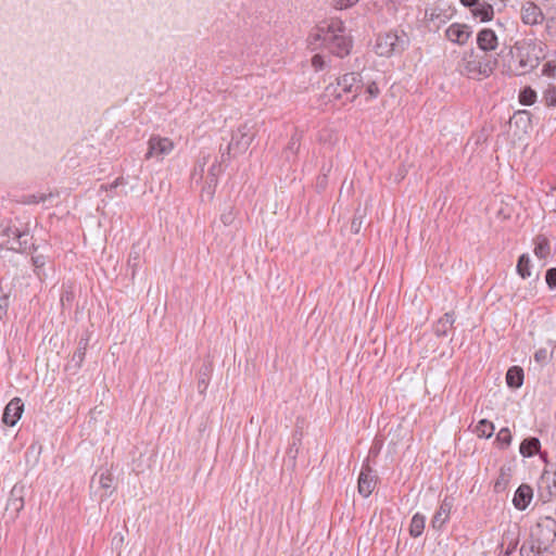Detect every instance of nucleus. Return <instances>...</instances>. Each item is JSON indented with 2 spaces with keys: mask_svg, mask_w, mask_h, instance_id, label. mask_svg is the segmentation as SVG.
<instances>
[{
  "mask_svg": "<svg viewBox=\"0 0 556 556\" xmlns=\"http://www.w3.org/2000/svg\"><path fill=\"white\" fill-rule=\"evenodd\" d=\"M308 47L312 50L325 49L331 54L344 58L352 49V38L339 18H330L320 22L307 37Z\"/></svg>",
  "mask_w": 556,
  "mask_h": 556,
  "instance_id": "1",
  "label": "nucleus"
},
{
  "mask_svg": "<svg viewBox=\"0 0 556 556\" xmlns=\"http://www.w3.org/2000/svg\"><path fill=\"white\" fill-rule=\"evenodd\" d=\"M497 59L490 55L476 54L473 50L466 52L462 58L458 70L462 75H465L472 79H482L491 76Z\"/></svg>",
  "mask_w": 556,
  "mask_h": 556,
  "instance_id": "2",
  "label": "nucleus"
},
{
  "mask_svg": "<svg viewBox=\"0 0 556 556\" xmlns=\"http://www.w3.org/2000/svg\"><path fill=\"white\" fill-rule=\"evenodd\" d=\"M409 37L404 30H390L380 34L376 40V52L380 56L402 54L409 46Z\"/></svg>",
  "mask_w": 556,
  "mask_h": 556,
  "instance_id": "3",
  "label": "nucleus"
},
{
  "mask_svg": "<svg viewBox=\"0 0 556 556\" xmlns=\"http://www.w3.org/2000/svg\"><path fill=\"white\" fill-rule=\"evenodd\" d=\"M363 88V79L359 73H346L337 79L336 84H330L326 88L328 97L341 99L343 94L348 97V101H353Z\"/></svg>",
  "mask_w": 556,
  "mask_h": 556,
  "instance_id": "4",
  "label": "nucleus"
},
{
  "mask_svg": "<svg viewBox=\"0 0 556 556\" xmlns=\"http://www.w3.org/2000/svg\"><path fill=\"white\" fill-rule=\"evenodd\" d=\"M254 137L255 131L253 125L244 124L240 126L237 131L232 134L231 141L227 147L228 152L231 150L239 153L244 152L252 143Z\"/></svg>",
  "mask_w": 556,
  "mask_h": 556,
  "instance_id": "5",
  "label": "nucleus"
},
{
  "mask_svg": "<svg viewBox=\"0 0 556 556\" xmlns=\"http://www.w3.org/2000/svg\"><path fill=\"white\" fill-rule=\"evenodd\" d=\"M148 144L147 160L155 159L156 161H162L174 149V142L166 137L153 136L149 139Z\"/></svg>",
  "mask_w": 556,
  "mask_h": 556,
  "instance_id": "6",
  "label": "nucleus"
},
{
  "mask_svg": "<svg viewBox=\"0 0 556 556\" xmlns=\"http://www.w3.org/2000/svg\"><path fill=\"white\" fill-rule=\"evenodd\" d=\"M520 18L523 24L534 26L544 21V14L539 5L532 1H527L521 5Z\"/></svg>",
  "mask_w": 556,
  "mask_h": 556,
  "instance_id": "7",
  "label": "nucleus"
},
{
  "mask_svg": "<svg viewBox=\"0 0 556 556\" xmlns=\"http://www.w3.org/2000/svg\"><path fill=\"white\" fill-rule=\"evenodd\" d=\"M455 498L453 495H445L442 500L441 505L434 514L431 526L433 529L441 530L450 518L451 510L454 506Z\"/></svg>",
  "mask_w": 556,
  "mask_h": 556,
  "instance_id": "8",
  "label": "nucleus"
},
{
  "mask_svg": "<svg viewBox=\"0 0 556 556\" xmlns=\"http://www.w3.org/2000/svg\"><path fill=\"white\" fill-rule=\"evenodd\" d=\"M24 412V404L20 397L12 399L5 406L2 421L10 427L16 425Z\"/></svg>",
  "mask_w": 556,
  "mask_h": 556,
  "instance_id": "9",
  "label": "nucleus"
},
{
  "mask_svg": "<svg viewBox=\"0 0 556 556\" xmlns=\"http://www.w3.org/2000/svg\"><path fill=\"white\" fill-rule=\"evenodd\" d=\"M446 38L459 46L465 45L471 36V29L466 24L453 23L445 30Z\"/></svg>",
  "mask_w": 556,
  "mask_h": 556,
  "instance_id": "10",
  "label": "nucleus"
},
{
  "mask_svg": "<svg viewBox=\"0 0 556 556\" xmlns=\"http://www.w3.org/2000/svg\"><path fill=\"white\" fill-rule=\"evenodd\" d=\"M88 346V339L81 338L78 342L76 351L73 353L71 361L66 364L65 369L75 375L80 369Z\"/></svg>",
  "mask_w": 556,
  "mask_h": 556,
  "instance_id": "11",
  "label": "nucleus"
},
{
  "mask_svg": "<svg viewBox=\"0 0 556 556\" xmlns=\"http://www.w3.org/2000/svg\"><path fill=\"white\" fill-rule=\"evenodd\" d=\"M478 48L484 52L494 51L498 46L495 31L491 28H482L477 34Z\"/></svg>",
  "mask_w": 556,
  "mask_h": 556,
  "instance_id": "12",
  "label": "nucleus"
},
{
  "mask_svg": "<svg viewBox=\"0 0 556 556\" xmlns=\"http://www.w3.org/2000/svg\"><path fill=\"white\" fill-rule=\"evenodd\" d=\"M535 530L542 535L541 544L547 545L556 538V521L546 517L536 523Z\"/></svg>",
  "mask_w": 556,
  "mask_h": 556,
  "instance_id": "13",
  "label": "nucleus"
},
{
  "mask_svg": "<svg viewBox=\"0 0 556 556\" xmlns=\"http://www.w3.org/2000/svg\"><path fill=\"white\" fill-rule=\"evenodd\" d=\"M470 12L475 18H478L480 22H488L493 18L494 10L493 7L486 1H479V4H475Z\"/></svg>",
  "mask_w": 556,
  "mask_h": 556,
  "instance_id": "14",
  "label": "nucleus"
},
{
  "mask_svg": "<svg viewBox=\"0 0 556 556\" xmlns=\"http://www.w3.org/2000/svg\"><path fill=\"white\" fill-rule=\"evenodd\" d=\"M540 440L538 438L530 437L521 442L519 451L523 457H531L534 454L540 453V456L543 458L545 453L540 452Z\"/></svg>",
  "mask_w": 556,
  "mask_h": 556,
  "instance_id": "15",
  "label": "nucleus"
},
{
  "mask_svg": "<svg viewBox=\"0 0 556 556\" xmlns=\"http://www.w3.org/2000/svg\"><path fill=\"white\" fill-rule=\"evenodd\" d=\"M533 489H516L513 497L514 506L519 510H525L533 498Z\"/></svg>",
  "mask_w": 556,
  "mask_h": 556,
  "instance_id": "16",
  "label": "nucleus"
},
{
  "mask_svg": "<svg viewBox=\"0 0 556 556\" xmlns=\"http://www.w3.org/2000/svg\"><path fill=\"white\" fill-rule=\"evenodd\" d=\"M523 369L519 366H511L506 372V382L510 388H520L523 383Z\"/></svg>",
  "mask_w": 556,
  "mask_h": 556,
  "instance_id": "17",
  "label": "nucleus"
},
{
  "mask_svg": "<svg viewBox=\"0 0 556 556\" xmlns=\"http://www.w3.org/2000/svg\"><path fill=\"white\" fill-rule=\"evenodd\" d=\"M455 319L452 313H445L434 326V332L438 337H445L453 327Z\"/></svg>",
  "mask_w": 556,
  "mask_h": 556,
  "instance_id": "18",
  "label": "nucleus"
},
{
  "mask_svg": "<svg viewBox=\"0 0 556 556\" xmlns=\"http://www.w3.org/2000/svg\"><path fill=\"white\" fill-rule=\"evenodd\" d=\"M534 254L541 260H545L551 254L549 241L544 236H538L534 239Z\"/></svg>",
  "mask_w": 556,
  "mask_h": 556,
  "instance_id": "19",
  "label": "nucleus"
},
{
  "mask_svg": "<svg viewBox=\"0 0 556 556\" xmlns=\"http://www.w3.org/2000/svg\"><path fill=\"white\" fill-rule=\"evenodd\" d=\"M378 482V477L374 472V470L369 466H363L357 486H369L370 484H376Z\"/></svg>",
  "mask_w": 556,
  "mask_h": 556,
  "instance_id": "20",
  "label": "nucleus"
},
{
  "mask_svg": "<svg viewBox=\"0 0 556 556\" xmlns=\"http://www.w3.org/2000/svg\"><path fill=\"white\" fill-rule=\"evenodd\" d=\"M495 427L493 422L488 419H481L475 428V432L479 438L489 439L493 435Z\"/></svg>",
  "mask_w": 556,
  "mask_h": 556,
  "instance_id": "21",
  "label": "nucleus"
},
{
  "mask_svg": "<svg viewBox=\"0 0 556 556\" xmlns=\"http://www.w3.org/2000/svg\"><path fill=\"white\" fill-rule=\"evenodd\" d=\"M425 516L415 514L410 520L409 533L413 538H418L422 534L425 529Z\"/></svg>",
  "mask_w": 556,
  "mask_h": 556,
  "instance_id": "22",
  "label": "nucleus"
},
{
  "mask_svg": "<svg viewBox=\"0 0 556 556\" xmlns=\"http://www.w3.org/2000/svg\"><path fill=\"white\" fill-rule=\"evenodd\" d=\"M516 269L522 279L529 278L531 276V264L528 254H522L519 256Z\"/></svg>",
  "mask_w": 556,
  "mask_h": 556,
  "instance_id": "23",
  "label": "nucleus"
},
{
  "mask_svg": "<svg viewBox=\"0 0 556 556\" xmlns=\"http://www.w3.org/2000/svg\"><path fill=\"white\" fill-rule=\"evenodd\" d=\"M23 491L24 489H11L9 497V506L18 511L23 508Z\"/></svg>",
  "mask_w": 556,
  "mask_h": 556,
  "instance_id": "24",
  "label": "nucleus"
},
{
  "mask_svg": "<svg viewBox=\"0 0 556 556\" xmlns=\"http://www.w3.org/2000/svg\"><path fill=\"white\" fill-rule=\"evenodd\" d=\"M536 101V92L531 87H525L519 92V102L522 105H532Z\"/></svg>",
  "mask_w": 556,
  "mask_h": 556,
  "instance_id": "25",
  "label": "nucleus"
},
{
  "mask_svg": "<svg viewBox=\"0 0 556 556\" xmlns=\"http://www.w3.org/2000/svg\"><path fill=\"white\" fill-rule=\"evenodd\" d=\"M52 194L38 193V194H26L22 197L21 202L23 204H38L47 201V199L51 198Z\"/></svg>",
  "mask_w": 556,
  "mask_h": 556,
  "instance_id": "26",
  "label": "nucleus"
},
{
  "mask_svg": "<svg viewBox=\"0 0 556 556\" xmlns=\"http://www.w3.org/2000/svg\"><path fill=\"white\" fill-rule=\"evenodd\" d=\"M299 149H300V142H299V139H298L295 136H293V137L291 138V140H290V142H289V144H288V147H287L286 151H285L286 157H287L288 160H290V159H291V156H292V157H295V155H296V153H298Z\"/></svg>",
  "mask_w": 556,
  "mask_h": 556,
  "instance_id": "27",
  "label": "nucleus"
},
{
  "mask_svg": "<svg viewBox=\"0 0 556 556\" xmlns=\"http://www.w3.org/2000/svg\"><path fill=\"white\" fill-rule=\"evenodd\" d=\"M236 219L235 208L232 206H228L220 215V220L225 226L231 225Z\"/></svg>",
  "mask_w": 556,
  "mask_h": 556,
  "instance_id": "28",
  "label": "nucleus"
},
{
  "mask_svg": "<svg viewBox=\"0 0 556 556\" xmlns=\"http://www.w3.org/2000/svg\"><path fill=\"white\" fill-rule=\"evenodd\" d=\"M496 440L503 445L508 446L511 442V434L508 428H502L497 435Z\"/></svg>",
  "mask_w": 556,
  "mask_h": 556,
  "instance_id": "29",
  "label": "nucleus"
},
{
  "mask_svg": "<svg viewBox=\"0 0 556 556\" xmlns=\"http://www.w3.org/2000/svg\"><path fill=\"white\" fill-rule=\"evenodd\" d=\"M9 307V294L0 287V319L5 316Z\"/></svg>",
  "mask_w": 556,
  "mask_h": 556,
  "instance_id": "30",
  "label": "nucleus"
},
{
  "mask_svg": "<svg viewBox=\"0 0 556 556\" xmlns=\"http://www.w3.org/2000/svg\"><path fill=\"white\" fill-rule=\"evenodd\" d=\"M544 101L548 106H556V87H549L544 92Z\"/></svg>",
  "mask_w": 556,
  "mask_h": 556,
  "instance_id": "31",
  "label": "nucleus"
},
{
  "mask_svg": "<svg viewBox=\"0 0 556 556\" xmlns=\"http://www.w3.org/2000/svg\"><path fill=\"white\" fill-rule=\"evenodd\" d=\"M545 31L549 37H556V17H547L545 24Z\"/></svg>",
  "mask_w": 556,
  "mask_h": 556,
  "instance_id": "32",
  "label": "nucleus"
},
{
  "mask_svg": "<svg viewBox=\"0 0 556 556\" xmlns=\"http://www.w3.org/2000/svg\"><path fill=\"white\" fill-rule=\"evenodd\" d=\"M359 0H333L332 7L336 10H343V9H348V8L352 7V5H354Z\"/></svg>",
  "mask_w": 556,
  "mask_h": 556,
  "instance_id": "33",
  "label": "nucleus"
},
{
  "mask_svg": "<svg viewBox=\"0 0 556 556\" xmlns=\"http://www.w3.org/2000/svg\"><path fill=\"white\" fill-rule=\"evenodd\" d=\"M545 280L551 289L556 288V267L546 270Z\"/></svg>",
  "mask_w": 556,
  "mask_h": 556,
  "instance_id": "34",
  "label": "nucleus"
},
{
  "mask_svg": "<svg viewBox=\"0 0 556 556\" xmlns=\"http://www.w3.org/2000/svg\"><path fill=\"white\" fill-rule=\"evenodd\" d=\"M220 172V165L219 164H212L210 169H208V178H210V181L211 182H214L216 184L217 181V175L218 173Z\"/></svg>",
  "mask_w": 556,
  "mask_h": 556,
  "instance_id": "35",
  "label": "nucleus"
},
{
  "mask_svg": "<svg viewBox=\"0 0 556 556\" xmlns=\"http://www.w3.org/2000/svg\"><path fill=\"white\" fill-rule=\"evenodd\" d=\"M312 65L315 67L316 71H320L325 66V60L320 54H315L312 58Z\"/></svg>",
  "mask_w": 556,
  "mask_h": 556,
  "instance_id": "36",
  "label": "nucleus"
},
{
  "mask_svg": "<svg viewBox=\"0 0 556 556\" xmlns=\"http://www.w3.org/2000/svg\"><path fill=\"white\" fill-rule=\"evenodd\" d=\"M8 231H9V232H8V236H9V237H13V238H15V239H17V240H21V239H22V238H24V237H28V233H27V232H25V231H21V230H18L17 228H15V229H11V228H10Z\"/></svg>",
  "mask_w": 556,
  "mask_h": 556,
  "instance_id": "37",
  "label": "nucleus"
},
{
  "mask_svg": "<svg viewBox=\"0 0 556 556\" xmlns=\"http://www.w3.org/2000/svg\"><path fill=\"white\" fill-rule=\"evenodd\" d=\"M370 98H376L379 94V88L376 83H370L366 89Z\"/></svg>",
  "mask_w": 556,
  "mask_h": 556,
  "instance_id": "38",
  "label": "nucleus"
},
{
  "mask_svg": "<svg viewBox=\"0 0 556 556\" xmlns=\"http://www.w3.org/2000/svg\"><path fill=\"white\" fill-rule=\"evenodd\" d=\"M508 476L504 469L501 470V475L500 477L497 478L496 482H495V485L494 486H501L502 484H507L509 482L508 480Z\"/></svg>",
  "mask_w": 556,
  "mask_h": 556,
  "instance_id": "39",
  "label": "nucleus"
},
{
  "mask_svg": "<svg viewBox=\"0 0 556 556\" xmlns=\"http://www.w3.org/2000/svg\"><path fill=\"white\" fill-rule=\"evenodd\" d=\"M124 543V535L121 534V533H117L113 536L112 539V544L115 548H118L123 545Z\"/></svg>",
  "mask_w": 556,
  "mask_h": 556,
  "instance_id": "40",
  "label": "nucleus"
},
{
  "mask_svg": "<svg viewBox=\"0 0 556 556\" xmlns=\"http://www.w3.org/2000/svg\"><path fill=\"white\" fill-rule=\"evenodd\" d=\"M99 483H100V486H102V488L110 486L111 479H110L109 477H106V476L102 472V473H101V476H100Z\"/></svg>",
  "mask_w": 556,
  "mask_h": 556,
  "instance_id": "41",
  "label": "nucleus"
},
{
  "mask_svg": "<svg viewBox=\"0 0 556 556\" xmlns=\"http://www.w3.org/2000/svg\"><path fill=\"white\" fill-rule=\"evenodd\" d=\"M459 1L464 7L471 9L475 4H479L480 0H459Z\"/></svg>",
  "mask_w": 556,
  "mask_h": 556,
  "instance_id": "42",
  "label": "nucleus"
},
{
  "mask_svg": "<svg viewBox=\"0 0 556 556\" xmlns=\"http://www.w3.org/2000/svg\"><path fill=\"white\" fill-rule=\"evenodd\" d=\"M371 491V489H357L358 494L365 498L370 496Z\"/></svg>",
  "mask_w": 556,
  "mask_h": 556,
  "instance_id": "43",
  "label": "nucleus"
},
{
  "mask_svg": "<svg viewBox=\"0 0 556 556\" xmlns=\"http://www.w3.org/2000/svg\"><path fill=\"white\" fill-rule=\"evenodd\" d=\"M17 242H18V248L21 250H26L27 249V247H28L27 237H24L21 240H17Z\"/></svg>",
  "mask_w": 556,
  "mask_h": 556,
  "instance_id": "44",
  "label": "nucleus"
},
{
  "mask_svg": "<svg viewBox=\"0 0 556 556\" xmlns=\"http://www.w3.org/2000/svg\"><path fill=\"white\" fill-rule=\"evenodd\" d=\"M545 356H546V352H545L544 350L538 351V352L535 353V359H536L538 362H541L542 359H544V358H545Z\"/></svg>",
  "mask_w": 556,
  "mask_h": 556,
  "instance_id": "45",
  "label": "nucleus"
},
{
  "mask_svg": "<svg viewBox=\"0 0 556 556\" xmlns=\"http://www.w3.org/2000/svg\"><path fill=\"white\" fill-rule=\"evenodd\" d=\"M519 67H520V70H521L520 74H521V73H525V72H526V70H527V67H528V62H527L526 60L521 59V60L519 61Z\"/></svg>",
  "mask_w": 556,
  "mask_h": 556,
  "instance_id": "46",
  "label": "nucleus"
},
{
  "mask_svg": "<svg viewBox=\"0 0 556 556\" xmlns=\"http://www.w3.org/2000/svg\"><path fill=\"white\" fill-rule=\"evenodd\" d=\"M33 261H34V264H35L36 267H39V266L43 265V261H42L41 256L33 257Z\"/></svg>",
  "mask_w": 556,
  "mask_h": 556,
  "instance_id": "47",
  "label": "nucleus"
},
{
  "mask_svg": "<svg viewBox=\"0 0 556 556\" xmlns=\"http://www.w3.org/2000/svg\"><path fill=\"white\" fill-rule=\"evenodd\" d=\"M206 386H207V384H206V382H205V380H204V379H201V380L199 381L198 387H199V389H200V391H201V392H202L203 390H205V389H206Z\"/></svg>",
  "mask_w": 556,
  "mask_h": 556,
  "instance_id": "48",
  "label": "nucleus"
},
{
  "mask_svg": "<svg viewBox=\"0 0 556 556\" xmlns=\"http://www.w3.org/2000/svg\"><path fill=\"white\" fill-rule=\"evenodd\" d=\"M437 17H439V15H437V14L434 13V11H433V12L431 13V15H430V20H431V21H433V20H434V18H437Z\"/></svg>",
  "mask_w": 556,
  "mask_h": 556,
  "instance_id": "49",
  "label": "nucleus"
},
{
  "mask_svg": "<svg viewBox=\"0 0 556 556\" xmlns=\"http://www.w3.org/2000/svg\"><path fill=\"white\" fill-rule=\"evenodd\" d=\"M518 115L519 116H522V115H527L528 116V112L527 111H520V112H518Z\"/></svg>",
  "mask_w": 556,
  "mask_h": 556,
  "instance_id": "50",
  "label": "nucleus"
},
{
  "mask_svg": "<svg viewBox=\"0 0 556 556\" xmlns=\"http://www.w3.org/2000/svg\"><path fill=\"white\" fill-rule=\"evenodd\" d=\"M519 486H520V488H523V486H529V485H528V484H525V483H521Z\"/></svg>",
  "mask_w": 556,
  "mask_h": 556,
  "instance_id": "51",
  "label": "nucleus"
},
{
  "mask_svg": "<svg viewBox=\"0 0 556 556\" xmlns=\"http://www.w3.org/2000/svg\"><path fill=\"white\" fill-rule=\"evenodd\" d=\"M554 486H556V480H554Z\"/></svg>",
  "mask_w": 556,
  "mask_h": 556,
  "instance_id": "52",
  "label": "nucleus"
},
{
  "mask_svg": "<svg viewBox=\"0 0 556 556\" xmlns=\"http://www.w3.org/2000/svg\"><path fill=\"white\" fill-rule=\"evenodd\" d=\"M116 556H121V553L118 552Z\"/></svg>",
  "mask_w": 556,
  "mask_h": 556,
  "instance_id": "53",
  "label": "nucleus"
}]
</instances>
